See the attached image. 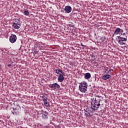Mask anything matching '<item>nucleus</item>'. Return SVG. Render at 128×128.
Returning <instances> with one entry per match:
<instances>
[{
	"instance_id": "obj_1",
	"label": "nucleus",
	"mask_w": 128,
	"mask_h": 128,
	"mask_svg": "<svg viewBox=\"0 0 128 128\" xmlns=\"http://www.w3.org/2000/svg\"><path fill=\"white\" fill-rule=\"evenodd\" d=\"M92 102H91V108L93 110H98L102 104H100V102H102V99L100 98V96H96L95 98H91Z\"/></svg>"
},
{
	"instance_id": "obj_20",
	"label": "nucleus",
	"mask_w": 128,
	"mask_h": 128,
	"mask_svg": "<svg viewBox=\"0 0 128 128\" xmlns=\"http://www.w3.org/2000/svg\"><path fill=\"white\" fill-rule=\"evenodd\" d=\"M8 68H12V65L9 64H8Z\"/></svg>"
},
{
	"instance_id": "obj_6",
	"label": "nucleus",
	"mask_w": 128,
	"mask_h": 128,
	"mask_svg": "<svg viewBox=\"0 0 128 128\" xmlns=\"http://www.w3.org/2000/svg\"><path fill=\"white\" fill-rule=\"evenodd\" d=\"M41 114H42V117L44 120H48V113L46 112V111L42 110Z\"/></svg>"
},
{
	"instance_id": "obj_24",
	"label": "nucleus",
	"mask_w": 128,
	"mask_h": 128,
	"mask_svg": "<svg viewBox=\"0 0 128 128\" xmlns=\"http://www.w3.org/2000/svg\"><path fill=\"white\" fill-rule=\"evenodd\" d=\"M35 54H38V52H35Z\"/></svg>"
},
{
	"instance_id": "obj_16",
	"label": "nucleus",
	"mask_w": 128,
	"mask_h": 128,
	"mask_svg": "<svg viewBox=\"0 0 128 128\" xmlns=\"http://www.w3.org/2000/svg\"><path fill=\"white\" fill-rule=\"evenodd\" d=\"M42 100H43L44 102L48 101V97H46V96H42Z\"/></svg>"
},
{
	"instance_id": "obj_9",
	"label": "nucleus",
	"mask_w": 128,
	"mask_h": 128,
	"mask_svg": "<svg viewBox=\"0 0 128 128\" xmlns=\"http://www.w3.org/2000/svg\"><path fill=\"white\" fill-rule=\"evenodd\" d=\"M64 10L67 14H70L72 12V7L70 6H66Z\"/></svg>"
},
{
	"instance_id": "obj_18",
	"label": "nucleus",
	"mask_w": 128,
	"mask_h": 128,
	"mask_svg": "<svg viewBox=\"0 0 128 128\" xmlns=\"http://www.w3.org/2000/svg\"><path fill=\"white\" fill-rule=\"evenodd\" d=\"M44 104L46 106H50V102L45 101L44 102Z\"/></svg>"
},
{
	"instance_id": "obj_17",
	"label": "nucleus",
	"mask_w": 128,
	"mask_h": 128,
	"mask_svg": "<svg viewBox=\"0 0 128 128\" xmlns=\"http://www.w3.org/2000/svg\"><path fill=\"white\" fill-rule=\"evenodd\" d=\"M24 16H28V14H30V12H28V10H24Z\"/></svg>"
},
{
	"instance_id": "obj_10",
	"label": "nucleus",
	"mask_w": 128,
	"mask_h": 128,
	"mask_svg": "<svg viewBox=\"0 0 128 128\" xmlns=\"http://www.w3.org/2000/svg\"><path fill=\"white\" fill-rule=\"evenodd\" d=\"M56 72L57 74H59V76H60V74H64V72L62 71V70H60V69H56Z\"/></svg>"
},
{
	"instance_id": "obj_23",
	"label": "nucleus",
	"mask_w": 128,
	"mask_h": 128,
	"mask_svg": "<svg viewBox=\"0 0 128 128\" xmlns=\"http://www.w3.org/2000/svg\"><path fill=\"white\" fill-rule=\"evenodd\" d=\"M122 36H126V33H124V34H122Z\"/></svg>"
},
{
	"instance_id": "obj_14",
	"label": "nucleus",
	"mask_w": 128,
	"mask_h": 128,
	"mask_svg": "<svg viewBox=\"0 0 128 128\" xmlns=\"http://www.w3.org/2000/svg\"><path fill=\"white\" fill-rule=\"evenodd\" d=\"M119 32H120V28H117L114 32V34H118Z\"/></svg>"
},
{
	"instance_id": "obj_3",
	"label": "nucleus",
	"mask_w": 128,
	"mask_h": 128,
	"mask_svg": "<svg viewBox=\"0 0 128 128\" xmlns=\"http://www.w3.org/2000/svg\"><path fill=\"white\" fill-rule=\"evenodd\" d=\"M118 44H120L121 46H123L124 44H126V42H126L128 40V39L126 38H122L120 37V36H118Z\"/></svg>"
},
{
	"instance_id": "obj_19",
	"label": "nucleus",
	"mask_w": 128,
	"mask_h": 128,
	"mask_svg": "<svg viewBox=\"0 0 128 128\" xmlns=\"http://www.w3.org/2000/svg\"><path fill=\"white\" fill-rule=\"evenodd\" d=\"M110 70H106L105 71V73L106 74H109L110 73Z\"/></svg>"
},
{
	"instance_id": "obj_7",
	"label": "nucleus",
	"mask_w": 128,
	"mask_h": 128,
	"mask_svg": "<svg viewBox=\"0 0 128 128\" xmlns=\"http://www.w3.org/2000/svg\"><path fill=\"white\" fill-rule=\"evenodd\" d=\"M64 76H66V74L59 75L58 76V82H62L64 80Z\"/></svg>"
},
{
	"instance_id": "obj_12",
	"label": "nucleus",
	"mask_w": 128,
	"mask_h": 128,
	"mask_svg": "<svg viewBox=\"0 0 128 128\" xmlns=\"http://www.w3.org/2000/svg\"><path fill=\"white\" fill-rule=\"evenodd\" d=\"M112 78V76L110 74H106L102 76V80H108V78Z\"/></svg>"
},
{
	"instance_id": "obj_22",
	"label": "nucleus",
	"mask_w": 128,
	"mask_h": 128,
	"mask_svg": "<svg viewBox=\"0 0 128 128\" xmlns=\"http://www.w3.org/2000/svg\"><path fill=\"white\" fill-rule=\"evenodd\" d=\"M81 46H85V47L86 46L82 44V43L81 44Z\"/></svg>"
},
{
	"instance_id": "obj_11",
	"label": "nucleus",
	"mask_w": 128,
	"mask_h": 128,
	"mask_svg": "<svg viewBox=\"0 0 128 128\" xmlns=\"http://www.w3.org/2000/svg\"><path fill=\"white\" fill-rule=\"evenodd\" d=\"M12 26L15 29L18 30V28H20V24H18L16 23V22H14Z\"/></svg>"
},
{
	"instance_id": "obj_13",
	"label": "nucleus",
	"mask_w": 128,
	"mask_h": 128,
	"mask_svg": "<svg viewBox=\"0 0 128 128\" xmlns=\"http://www.w3.org/2000/svg\"><path fill=\"white\" fill-rule=\"evenodd\" d=\"M90 76H92L88 72L85 74L84 78H86V80H89V78H90Z\"/></svg>"
},
{
	"instance_id": "obj_2",
	"label": "nucleus",
	"mask_w": 128,
	"mask_h": 128,
	"mask_svg": "<svg viewBox=\"0 0 128 128\" xmlns=\"http://www.w3.org/2000/svg\"><path fill=\"white\" fill-rule=\"evenodd\" d=\"M86 90H88V82L84 81L80 83L79 90H80L81 92H85Z\"/></svg>"
},
{
	"instance_id": "obj_4",
	"label": "nucleus",
	"mask_w": 128,
	"mask_h": 128,
	"mask_svg": "<svg viewBox=\"0 0 128 128\" xmlns=\"http://www.w3.org/2000/svg\"><path fill=\"white\" fill-rule=\"evenodd\" d=\"M9 40L10 42H12V44H14V42H16V34H12L10 36Z\"/></svg>"
},
{
	"instance_id": "obj_5",
	"label": "nucleus",
	"mask_w": 128,
	"mask_h": 128,
	"mask_svg": "<svg viewBox=\"0 0 128 128\" xmlns=\"http://www.w3.org/2000/svg\"><path fill=\"white\" fill-rule=\"evenodd\" d=\"M50 88H52L53 90H58L60 86L58 83H54L53 84H50L49 85Z\"/></svg>"
},
{
	"instance_id": "obj_8",
	"label": "nucleus",
	"mask_w": 128,
	"mask_h": 128,
	"mask_svg": "<svg viewBox=\"0 0 128 128\" xmlns=\"http://www.w3.org/2000/svg\"><path fill=\"white\" fill-rule=\"evenodd\" d=\"M84 114L86 116H92V112L90 109H86L85 110Z\"/></svg>"
},
{
	"instance_id": "obj_15",
	"label": "nucleus",
	"mask_w": 128,
	"mask_h": 128,
	"mask_svg": "<svg viewBox=\"0 0 128 128\" xmlns=\"http://www.w3.org/2000/svg\"><path fill=\"white\" fill-rule=\"evenodd\" d=\"M12 112L13 114H14V116L16 114V108H13V111H12Z\"/></svg>"
},
{
	"instance_id": "obj_21",
	"label": "nucleus",
	"mask_w": 128,
	"mask_h": 128,
	"mask_svg": "<svg viewBox=\"0 0 128 128\" xmlns=\"http://www.w3.org/2000/svg\"><path fill=\"white\" fill-rule=\"evenodd\" d=\"M100 40H102V42H104V38L102 37V38H100Z\"/></svg>"
}]
</instances>
